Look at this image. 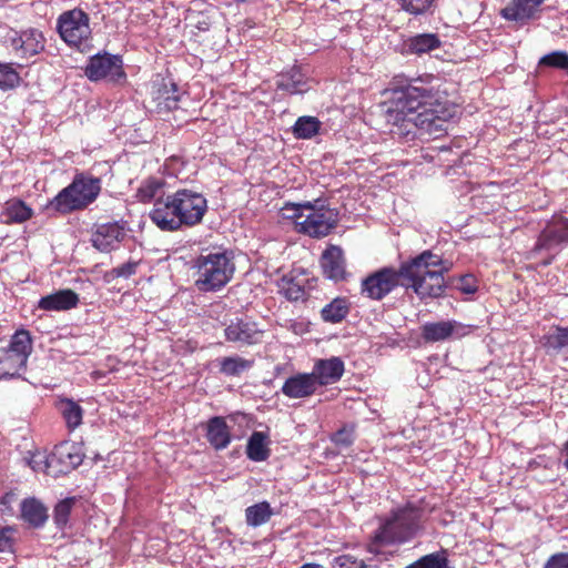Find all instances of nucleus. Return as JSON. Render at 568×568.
Segmentation results:
<instances>
[{"mask_svg": "<svg viewBox=\"0 0 568 568\" xmlns=\"http://www.w3.org/2000/svg\"><path fill=\"white\" fill-rule=\"evenodd\" d=\"M385 106L386 122L397 126L399 134L416 128L420 134L440 136L456 114V106L423 80L394 89Z\"/></svg>", "mask_w": 568, "mask_h": 568, "instance_id": "obj_1", "label": "nucleus"}, {"mask_svg": "<svg viewBox=\"0 0 568 568\" xmlns=\"http://www.w3.org/2000/svg\"><path fill=\"white\" fill-rule=\"evenodd\" d=\"M206 211L207 201L202 193L179 189L158 199L149 217L161 231L175 232L199 225Z\"/></svg>", "mask_w": 568, "mask_h": 568, "instance_id": "obj_2", "label": "nucleus"}, {"mask_svg": "<svg viewBox=\"0 0 568 568\" xmlns=\"http://www.w3.org/2000/svg\"><path fill=\"white\" fill-rule=\"evenodd\" d=\"M452 264L427 250L400 265L402 285L412 288L419 298L439 297L445 291L444 274Z\"/></svg>", "mask_w": 568, "mask_h": 568, "instance_id": "obj_3", "label": "nucleus"}, {"mask_svg": "<svg viewBox=\"0 0 568 568\" xmlns=\"http://www.w3.org/2000/svg\"><path fill=\"white\" fill-rule=\"evenodd\" d=\"M193 268L194 285L200 292H217L233 278L235 263L232 252L214 251L197 256Z\"/></svg>", "mask_w": 568, "mask_h": 568, "instance_id": "obj_4", "label": "nucleus"}, {"mask_svg": "<svg viewBox=\"0 0 568 568\" xmlns=\"http://www.w3.org/2000/svg\"><path fill=\"white\" fill-rule=\"evenodd\" d=\"M101 191V180L85 174H77L67 187L62 189L48 204L49 210L68 214L80 211L93 203Z\"/></svg>", "mask_w": 568, "mask_h": 568, "instance_id": "obj_5", "label": "nucleus"}, {"mask_svg": "<svg viewBox=\"0 0 568 568\" xmlns=\"http://www.w3.org/2000/svg\"><path fill=\"white\" fill-rule=\"evenodd\" d=\"M32 352V339L28 331H17L8 348L0 356V378L16 377L26 368Z\"/></svg>", "mask_w": 568, "mask_h": 568, "instance_id": "obj_6", "label": "nucleus"}, {"mask_svg": "<svg viewBox=\"0 0 568 568\" xmlns=\"http://www.w3.org/2000/svg\"><path fill=\"white\" fill-rule=\"evenodd\" d=\"M337 213L325 206L322 200L310 201L302 222H297V232L311 237H324L337 225Z\"/></svg>", "mask_w": 568, "mask_h": 568, "instance_id": "obj_7", "label": "nucleus"}, {"mask_svg": "<svg viewBox=\"0 0 568 568\" xmlns=\"http://www.w3.org/2000/svg\"><path fill=\"white\" fill-rule=\"evenodd\" d=\"M57 30L65 43L79 48L91 38L90 18L81 9L65 11L58 18Z\"/></svg>", "mask_w": 568, "mask_h": 568, "instance_id": "obj_8", "label": "nucleus"}, {"mask_svg": "<svg viewBox=\"0 0 568 568\" xmlns=\"http://www.w3.org/2000/svg\"><path fill=\"white\" fill-rule=\"evenodd\" d=\"M403 282L400 267H383L362 281V293L372 300H382Z\"/></svg>", "mask_w": 568, "mask_h": 568, "instance_id": "obj_9", "label": "nucleus"}, {"mask_svg": "<svg viewBox=\"0 0 568 568\" xmlns=\"http://www.w3.org/2000/svg\"><path fill=\"white\" fill-rule=\"evenodd\" d=\"M85 75L91 81L108 79L111 82H120L125 79L122 58L110 53L97 54L89 60Z\"/></svg>", "mask_w": 568, "mask_h": 568, "instance_id": "obj_10", "label": "nucleus"}, {"mask_svg": "<svg viewBox=\"0 0 568 568\" xmlns=\"http://www.w3.org/2000/svg\"><path fill=\"white\" fill-rule=\"evenodd\" d=\"M420 516V510L412 505L397 508L381 523L376 532H414L418 528Z\"/></svg>", "mask_w": 568, "mask_h": 568, "instance_id": "obj_11", "label": "nucleus"}, {"mask_svg": "<svg viewBox=\"0 0 568 568\" xmlns=\"http://www.w3.org/2000/svg\"><path fill=\"white\" fill-rule=\"evenodd\" d=\"M568 242V217L554 216L541 231L536 243V251H557Z\"/></svg>", "mask_w": 568, "mask_h": 568, "instance_id": "obj_12", "label": "nucleus"}, {"mask_svg": "<svg viewBox=\"0 0 568 568\" xmlns=\"http://www.w3.org/2000/svg\"><path fill=\"white\" fill-rule=\"evenodd\" d=\"M44 45L43 33L34 28L21 31L17 38L11 40V47L16 55L23 60H29L41 53Z\"/></svg>", "mask_w": 568, "mask_h": 568, "instance_id": "obj_13", "label": "nucleus"}, {"mask_svg": "<svg viewBox=\"0 0 568 568\" xmlns=\"http://www.w3.org/2000/svg\"><path fill=\"white\" fill-rule=\"evenodd\" d=\"M224 334L226 341L243 345L257 344L263 337V331L257 327V324L246 318L231 321L225 327Z\"/></svg>", "mask_w": 568, "mask_h": 568, "instance_id": "obj_14", "label": "nucleus"}, {"mask_svg": "<svg viewBox=\"0 0 568 568\" xmlns=\"http://www.w3.org/2000/svg\"><path fill=\"white\" fill-rule=\"evenodd\" d=\"M54 464L53 476L67 474L77 468L82 463V455L74 443L63 442L57 445L51 453Z\"/></svg>", "mask_w": 568, "mask_h": 568, "instance_id": "obj_15", "label": "nucleus"}, {"mask_svg": "<svg viewBox=\"0 0 568 568\" xmlns=\"http://www.w3.org/2000/svg\"><path fill=\"white\" fill-rule=\"evenodd\" d=\"M546 0H510L501 9V17L508 21L526 23L536 19L540 13V7Z\"/></svg>", "mask_w": 568, "mask_h": 568, "instance_id": "obj_16", "label": "nucleus"}, {"mask_svg": "<svg viewBox=\"0 0 568 568\" xmlns=\"http://www.w3.org/2000/svg\"><path fill=\"white\" fill-rule=\"evenodd\" d=\"M317 387V379L312 373H298L288 377L281 390L286 397L297 399L312 396Z\"/></svg>", "mask_w": 568, "mask_h": 568, "instance_id": "obj_17", "label": "nucleus"}, {"mask_svg": "<svg viewBox=\"0 0 568 568\" xmlns=\"http://www.w3.org/2000/svg\"><path fill=\"white\" fill-rule=\"evenodd\" d=\"M125 236L124 229L119 223H105L97 227L92 234V245L101 252L113 250Z\"/></svg>", "mask_w": 568, "mask_h": 568, "instance_id": "obj_18", "label": "nucleus"}, {"mask_svg": "<svg viewBox=\"0 0 568 568\" xmlns=\"http://www.w3.org/2000/svg\"><path fill=\"white\" fill-rule=\"evenodd\" d=\"M344 373V363L339 357L318 359L313 367V376L318 386L329 385L341 379Z\"/></svg>", "mask_w": 568, "mask_h": 568, "instance_id": "obj_19", "label": "nucleus"}, {"mask_svg": "<svg viewBox=\"0 0 568 568\" xmlns=\"http://www.w3.org/2000/svg\"><path fill=\"white\" fill-rule=\"evenodd\" d=\"M321 266L327 278L333 281L343 280L345 276V260L342 248L334 245L326 248L322 254Z\"/></svg>", "mask_w": 568, "mask_h": 568, "instance_id": "obj_20", "label": "nucleus"}, {"mask_svg": "<svg viewBox=\"0 0 568 568\" xmlns=\"http://www.w3.org/2000/svg\"><path fill=\"white\" fill-rule=\"evenodd\" d=\"M79 296L72 290H60L53 294L43 296L38 302V307L43 311H67L75 307Z\"/></svg>", "mask_w": 568, "mask_h": 568, "instance_id": "obj_21", "label": "nucleus"}, {"mask_svg": "<svg viewBox=\"0 0 568 568\" xmlns=\"http://www.w3.org/2000/svg\"><path fill=\"white\" fill-rule=\"evenodd\" d=\"M20 510L21 518L32 528H41L49 518L48 508L34 497L22 500Z\"/></svg>", "mask_w": 568, "mask_h": 568, "instance_id": "obj_22", "label": "nucleus"}, {"mask_svg": "<svg viewBox=\"0 0 568 568\" xmlns=\"http://www.w3.org/2000/svg\"><path fill=\"white\" fill-rule=\"evenodd\" d=\"M276 85L277 89L290 94H302L310 89L306 75L297 67L281 73L276 81Z\"/></svg>", "mask_w": 568, "mask_h": 568, "instance_id": "obj_23", "label": "nucleus"}, {"mask_svg": "<svg viewBox=\"0 0 568 568\" xmlns=\"http://www.w3.org/2000/svg\"><path fill=\"white\" fill-rule=\"evenodd\" d=\"M206 438L217 450L224 449L230 445L232 440L231 432L223 417H212L207 422Z\"/></svg>", "mask_w": 568, "mask_h": 568, "instance_id": "obj_24", "label": "nucleus"}, {"mask_svg": "<svg viewBox=\"0 0 568 568\" xmlns=\"http://www.w3.org/2000/svg\"><path fill=\"white\" fill-rule=\"evenodd\" d=\"M442 41L435 33H419L404 41V50L410 54L422 55L439 49Z\"/></svg>", "mask_w": 568, "mask_h": 568, "instance_id": "obj_25", "label": "nucleus"}, {"mask_svg": "<svg viewBox=\"0 0 568 568\" xmlns=\"http://www.w3.org/2000/svg\"><path fill=\"white\" fill-rule=\"evenodd\" d=\"M455 322L442 321L436 323H426L422 327V336L426 342H440L454 333Z\"/></svg>", "mask_w": 568, "mask_h": 568, "instance_id": "obj_26", "label": "nucleus"}, {"mask_svg": "<svg viewBox=\"0 0 568 568\" xmlns=\"http://www.w3.org/2000/svg\"><path fill=\"white\" fill-rule=\"evenodd\" d=\"M33 214V211L21 200H11L6 203L2 219L6 223H23Z\"/></svg>", "mask_w": 568, "mask_h": 568, "instance_id": "obj_27", "label": "nucleus"}, {"mask_svg": "<svg viewBox=\"0 0 568 568\" xmlns=\"http://www.w3.org/2000/svg\"><path fill=\"white\" fill-rule=\"evenodd\" d=\"M322 122L311 115L300 116L293 125V134L297 139L308 140L320 133Z\"/></svg>", "mask_w": 568, "mask_h": 568, "instance_id": "obj_28", "label": "nucleus"}, {"mask_svg": "<svg viewBox=\"0 0 568 568\" xmlns=\"http://www.w3.org/2000/svg\"><path fill=\"white\" fill-rule=\"evenodd\" d=\"M348 312L349 304L347 300L343 297H336L322 308L321 315L325 322L339 323L346 317Z\"/></svg>", "mask_w": 568, "mask_h": 568, "instance_id": "obj_29", "label": "nucleus"}, {"mask_svg": "<svg viewBox=\"0 0 568 568\" xmlns=\"http://www.w3.org/2000/svg\"><path fill=\"white\" fill-rule=\"evenodd\" d=\"M164 181L159 178H149L144 180L136 191V197L141 202H154L163 196Z\"/></svg>", "mask_w": 568, "mask_h": 568, "instance_id": "obj_30", "label": "nucleus"}, {"mask_svg": "<svg viewBox=\"0 0 568 568\" xmlns=\"http://www.w3.org/2000/svg\"><path fill=\"white\" fill-rule=\"evenodd\" d=\"M247 457L254 462L266 460L270 456V450L266 446V435L262 432H254L247 443L246 447Z\"/></svg>", "mask_w": 568, "mask_h": 568, "instance_id": "obj_31", "label": "nucleus"}, {"mask_svg": "<svg viewBox=\"0 0 568 568\" xmlns=\"http://www.w3.org/2000/svg\"><path fill=\"white\" fill-rule=\"evenodd\" d=\"M59 410L62 414L69 429H74L82 423L83 409L72 399L64 398L59 402Z\"/></svg>", "mask_w": 568, "mask_h": 568, "instance_id": "obj_32", "label": "nucleus"}, {"mask_svg": "<svg viewBox=\"0 0 568 568\" xmlns=\"http://www.w3.org/2000/svg\"><path fill=\"white\" fill-rule=\"evenodd\" d=\"M253 365V361L241 356H227L220 359V372L226 376H240L248 371Z\"/></svg>", "mask_w": 568, "mask_h": 568, "instance_id": "obj_33", "label": "nucleus"}, {"mask_svg": "<svg viewBox=\"0 0 568 568\" xmlns=\"http://www.w3.org/2000/svg\"><path fill=\"white\" fill-rule=\"evenodd\" d=\"M272 515L273 510L270 504L266 501L250 506L245 510L246 521L252 527H257L262 524H265L268 521Z\"/></svg>", "mask_w": 568, "mask_h": 568, "instance_id": "obj_34", "label": "nucleus"}, {"mask_svg": "<svg viewBox=\"0 0 568 568\" xmlns=\"http://www.w3.org/2000/svg\"><path fill=\"white\" fill-rule=\"evenodd\" d=\"M77 503H78L77 497H68V498L60 500L55 505V507L53 509V520H54L55 527L58 529L63 530L67 528V525H68V521H69V518L71 515V510L73 509V507Z\"/></svg>", "mask_w": 568, "mask_h": 568, "instance_id": "obj_35", "label": "nucleus"}, {"mask_svg": "<svg viewBox=\"0 0 568 568\" xmlns=\"http://www.w3.org/2000/svg\"><path fill=\"white\" fill-rule=\"evenodd\" d=\"M30 457L27 459L28 465L36 473H45L48 475L53 476V462L51 458V454H47V452L37 450L34 453H29Z\"/></svg>", "mask_w": 568, "mask_h": 568, "instance_id": "obj_36", "label": "nucleus"}, {"mask_svg": "<svg viewBox=\"0 0 568 568\" xmlns=\"http://www.w3.org/2000/svg\"><path fill=\"white\" fill-rule=\"evenodd\" d=\"M176 92L178 88L175 83H170V89L164 85L163 91L159 90L158 95L155 97L158 108L166 111L175 110L180 100V97L176 94Z\"/></svg>", "mask_w": 568, "mask_h": 568, "instance_id": "obj_37", "label": "nucleus"}, {"mask_svg": "<svg viewBox=\"0 0 568 568\" xmlns=\"http://www.w3.org/2000/svg\"><path fill=\"white\" fill-rule=\"evenodd\" d=\"M308 203L310 201L302 203H285L280 210V215L284 220L293 221L297 229V222H302L304 219V213L307 211Z\"/></svg>", "mask_w": 568, "mask_h": 568, "instance_id": "obj_38", "label": "nucleus"}, {"mask_svg": "<svg viewBox=\"0 0 568 568\" xmlns=\"http://www.w3.org/2000/svg\"><path fill=\"white\" fill-rule=\"evenodd\" d=\"M435 0H395L402 10L413 16L426 13Z\"/></svg>", "mask_w": 568, "mask_h": 568, "instance_id": "obj_39", "label": "nucleus"}, {"mask_svg": "<svg viewBox=\"0 0 568 568\" xmlns=\"http://www.w3.org/2000/svg\"><path fill=\"white\" fill-rule=\"evenodd\" d=\"M546 339V345L554 351L568 348V327H556Z\"/></svg>", "mask_w": 568, "mask_h": 568, "instance_id": "obj_40", "label": "nucleus"}, {"mask_svg": "<svg viewBox=\"0 0 568 568\" xmlns=\"http://www.w3.org/2000/svg\"><path fill=\"white\" fill-rule=\"evenodd\" d=\"M539 65L568 70V53L565 51H554L548 53L539 60Z\"/></svg>", "mask_w": 568, "mask_h": 568, "instance_id": "obj_41", "label": "nucleus"}, {"mask_svg": "<svg viewBox=\"0 0 568 568\" xmlns=\"http://www.w3.org/2000/svg\"><path fill=\"white\" fill-rule=\"evenodd\" d=\"M19 81L20 77L11 64L0 63V89H12Z\"/></svg>", "mask_w": 568, "mask_h": 568, "instance_id": "obj_42", "label": "nucleus"}, {"mask_svg": "<svg viewBox=\"0 0 568 568\" xmlns=\"http://www.w3.org/2000/svg\"><path fill=\"white\" fill-rule=\"evenodd\" d=\"M394 535H375L368 545V551L374 555H389L386 547L394 541Z\"/></svg>", "mask_w": 568, "mask_h": 568, "instance_id": "obj_43", "label": "nucleus"}, {"mask_svg": "<svg viewBox=\"0 0 568 568\" xmlns=\"http://www.w3.org/2000/svg\"><path fill=\"white\" fill-rule=\"evenodd\" d=\"M456 287L464 294H474L478 290L477 280L471 274H466L459 277Z\"/></svg>", "mask_w": 568, "mask_h": 568, "instance_id": "obj_44", "label": "nucleus"}, {"mask_svg": "<svg viewBox=\"0 0 568 568\" xmlns=\"http://www.w3.org/2000/svg\"><path fill=\"white\" fill-rule=\"evenodd\" d=\"M544 568H568V554L559 552L552 555L547 560Z\"/></svg>", "mask_w": 568, "mask_h": 568, "instance_id": "obj_45", "label": "nucleus"}, {"mask_svg": "<svg viewBox=\"0 0 568 568\" xmlns=\"http://www.w3.org/2000/svg\"><path fill=\"white\" fill-rule=\"evenodd\" d=\"M139 263L138 262H133V261H129L118 267H115L113 270V273L118 276V277H124V278H128L130 277L131 275L135 274L136 272V267H138Z\"/></svg>", "mask_w": 568, "mask_h": 568, "instance_id": "obj_46", "label": "nucleus"}, {"mask_svg": "<svg viewBox=\"0 0 568 568\" xmlns=\"http://www.w3.org/2000/svg\"><path fill=\"white\" fill-rule=\"evenodd\" d=\"M333 442L336 445H339V446H343V447H347V446H349L353 443V437H352L351 432L345 430V429H341V430H338L337 433L334 434Z\"/></svg>", "mask_w": 568, "mask_h": 568, "instance_id": "obj_47", "label": "nucleus"}, {"mask_svg": "<svg viewBox=\"0 0 568 568\" xmlns=\"http://www.w3.org/2000/svg\"><path fill=\"white\" fill-rule=\"evenodd\" d=\"M13 539L10 535H0V552H12Z\"/></svg>", "mask_w": 568, "mask_h": 568, "instance_id": "obj_48", "label": "nucleus"}, {"mask_svg": "<svg viewBox=\"0 0 568 568\" xmlns=\"http://www.w3.org/2000/svg\"><path fill=\"white\" fill-rule=\"evenodd\" d=\"M303 295H304V291L298 285H294L286 290V296L288 297V300L297 301V300L302 298Z\"/></svg>", "mask_w": 568, "mask_h": 568, "instance_id": "obj_49", "label": "nucleus"}, {"mask_svg": "<svg viewBox=\"0 0 568 568\" xmlns=\"http://www.w3.org/2000/svg\"><path fill=\"white\" fill-rule=\"evenodd\" d=\"M564 465L568 469V440L565 443L562 448Z\"/></svg>", "mask_w": 568, "mask_h": 568, "instance_id": "obj_50", "label": "nucleus"}, {"mask_svg": "<svg viewBox=\"0 0 568 568\" xmlns=\"http://www.w3.org/2000/svg\"><path fill=\"white\" fill-rule=\"evenodd\" d=\"M354 567L355 568H371L367 565H365L363 561L354 560Z\"/></svg>", "mask_w": 568, "mask_h": 568, "instance_id": "obj_51", "label": "nucleus"}, {"mask_svg": "<svg viewBox=\"0 0 568 568\" xmlns=\"http://www.w3.org/2000/svg\"><path fill=\"white\" fill-rule=\"evenodd\" d=\"M0 532H3V534H7V532H13V529H12L11 527L7 526V527H3V528L0 530Z\"/></svg>", "mask_w": 568, "mask_h": 568, "instance_id": "obj_52", "label": "nucleus"}, {"mask_svg": "<svg viewBox=\"0 0 568 568\" xmlns=\"http://www.w3.org/2000/svg\"><path fill=\"white\" fill-rule=\"evenodd\" d=\"M342 568H355L354 567V560L349 561L348 565H342Z\"/></svg>", "mask_w": 568, "mask_h": 568, "instance_id": "obj_53", "label": "nucleus"}, {"mask_svg": "<svg viewBox=\"0 0 568 568\" xmlns=\"http://www.w3.org/2000/svg\"><path fill=\"white\" fill-rule=\"evenodd\" d=\"M302 568H322L318 565H304Z\"/></svg>", "mask_w": 568, "mask_h": 568, "instance_id": "obj_54", "label": "nucleus"}]
</instances>
